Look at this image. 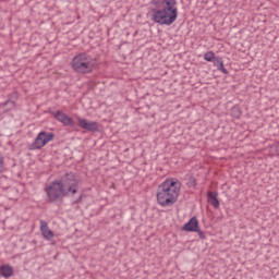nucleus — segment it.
<instances>
[{
  "mask_svg": "<svg viewBox=\"0 0 279 279\" xmlns=\"http://www.w3.org/2000/svg\"><path fill=\"white\" fill-rule=\"evenodd\" d=\"M194 232H197L199 239H206V234L204 233V231L199 230V227Z\"/></svg>",
  "mask_w": 279,
  "mask_h": 279,
  "instance_id": "nucleus-15",
  "label": "nucleus"
},
{
  "mask_svg": "<svg viewBox=\"0 0 279 279\" xmlns=\"http://www.w3.org/2000/svg\"><path fill=\"white\" fill-rule=\"evenodd\" d=\"M232 117H234L235 119H241V109L233 108L232 109Z\"/></svg>",
  "mask_w": 279,
  "mask_h": 279,
  "instance_id": "nucleus-14",
  "label": "nucleus"
},
{
  "mask_svg": "<svg viewBox=\"0 0 279 279\" xmlns=\"http://www.w3.org/2000/svg\"><path fill=\"white\" fill-rule=\"evenodd\" d=\"M72 69L75 73H81L82 75H86L88 73H93L95 70V60L90 54L86 52H82L76 54L72 59Z\"/></svg>",
  "mask_w": 279,
  "mask_h": 279,
  "instance_id": "nucleus-4",
  "label": "nucleus"
},
{
  "mask_svg": "<svg viewBox=\"0 0 279 279\" xmlns=\"http://www.w3.org/2000/svg\"><path fill=\"white\" fill-rule=\"evenodd\" d=\"M204 60H206V62H215L217 60V56L210 50L204 53Z\"/></svg>",
  "mask_w": 279,
  "mask_h": 279,
  "instance_id": "nucleus-13",
  "label": "nucleus"
},
{
  "mask_svg": "<svg viewBox=\"0 0 279 279\" xmlns=\"http://www.w3.org/2000/svg\"><path fill=\"white\" fill-rule=\"evenodd\" d=\"M77 123L82 130H87V132H97V130H99V124L94 121L77 118Z\"/></svg>",
  "mask_w": 279,
  "mask_h": 279,
  "instance_id": "nucleus-7",
  "label": "nucleus"
},
{
  "mask_svg": "<svg viewBox=\"0 0 279 279\" xmlns=\"http://www.w3.org/2000/svg\"><path fill=\"white\" fill-rule=\"evenodd\" d=\"M53 116L54 119H57V121H59L60 123H63V125H68L70 128L75 126V121H73L72 118L69 117L66 113L62 111H57Z\"/></svg>",
  "mask_w": 279,
  "mask_h": 279,
  "instance_id": "nucleus-8",
  "label": "nucleus"
},
{
  "mask_svg": "<svg viewBox=\"0 0 279 279\" xmlns=\"http://www.w3.org/2000/svg\"><path fill=\"white\" fill-rule=\"evenodd\" d=\"M3 165H4L3 155L0 154V173L3 172Z\"/></svg>",
  "mask_w": 279,
  "mask_h": 279,
  "instance_id": "nucleus-16",
  "label": "nucleus"
},
{
  "mask_svg": "<svg viewBox=\"0 0 279 279\" xmlns=\"http://www.w3.org/2000/svg\"><path fill=\"white\" fill-rule=\"evenodd\" d=\"M199 228V220L197 217H192L187 223L182 227L184 232H195Z\"/></svg>",
  "mask_w": 279,
  "mask_h": 279,
  "instance_id": "nucleus-9",
  "label": "nucleus"
},
{
  "mask_svg": "<svg viewBox=\"0 0 279 279\" xmlns=\"http://www.w3.org/2000/svg\"><path fill=\"white\" fill-rule=\"evenodd\" d=\"M151 21L159 25H173L178 21L177 0H151L150 1Z\"/></svg>",
  "mask_w": 279,
  "mask_h": 279,
  "instance_id": "nucleus-2",
  "label": "nucleus"
},
{
  "mask_svg": "<svg viewBox=\"0 0 279 279\" xmlns=\"http://www.w3.org/2000/svg\"><path fill=\"white\" fill-rule=\"evenodd\" d=\"M80 182L77 174L73 172L65 173L62 180H54L46 185L45 193L47 201L53 204L56 202H62L69 195L77 194Z\"/></svg>",
  "mask_w": 279,
  "mask_h": 279,
  "instance_id": "nucleus-1",
  "label": "nucleus"
},
{
  "mask_svg": "<svg viewBox=\"0 0 279 279\" xmlns=\"http://www.w3.org/2000/svg\"><path fill=\"white\" fill-rule=\"evenodd\" d=\"M271 147H274L276 156H279V142L274 144Z\"/></svg>",
  "mask_w": 279,
  "mask_h": 279,
  "instance_id": "nucleus-17",
  "label": "nucleus"
},
{
  "mask_svg": "<svg viewBox=\"0 0 279 279\" xmlns=\"http://www.w3.org/2000/svg\"><path fill=\"white\" fill-rule=\"evenodd\" d=\"M56 138V134L41 131L33 143V149H43L47 143H51Z\"/></svg>",
  "mask_w": 279,
  "mask_h": 279,
  "instance_id": "nucleus-5",
  "label": "nucleus"
},
{
  "mask_svg": "<svg viewBox=\"0 0 279 279\" xmlns=\"http://www.w3.org/2000/svg\"><path fill=\"white\" fill-rule=\"evenodd\" d=\"M215 66H217L218 71H221V73H225V75H228V70L223 66V58L217 57L214 61Z\"/></svg>",
  "mask_w": 279,
  "mask_h": 279,
  "instance_id": "nucleus-12",
  "label": "nucleus"
},
{
  "mask_svg": "<svg viewBox=\"0 0 279 279\" xmlns=\"http://www.w3.org/2000/svg\"><path fill=\"white\" fill-rule=\"evenodd\" d=\"M40 232L46 241H50L51 245H56L53 238L56 234L49 229V225L45 220H40Z\"/></svg>",
  "mask_w": 279,
  "mask_h": 279,
  "instance_id": "nucleus-6",
  "label": "nucleus"
},
{
  "mask_svg": "<svg viewBox=\"0 0 279 279\" xmlns=\"http://www.w3.org/2000/svg\"><path fill=\"white\" fill-rule=\"evenodd\" d=\"M207 197H208L209 204L213 205L214 208H219L220 204H219V199H217L218 197L217 192H208Z\"/></svg>",
  "mask_w": 279,
  "mask_h": 279,
  "instance_id": "nucleus-11",
  "label": "nucleus"
},
{
  "mask_svg": "<svg viewBox=\"0 0 279 279\" xmlns=\"http://www.w3.org/2000/svg\"><path fill=\"white\" fill-rule=\"evenodd\" d=\"M182 189V183L175 179L170 178L166 179L161 184L157 187V204L159 206H173L175 202H178V197H180V191Z\"/></svg>",
  "mask_w": 279,
  "mask_h": 279,
  "instance_id": "nucleus-3",
  "label": "nucleus"
},
{
  "mask_svg": "<svg viewBox=\"0 0 279 279\" xmlns=\"http://www.w3.org/2000/svg\"><path fill=\"white\" fill-rule=\"evenodd\" d=\"M0 274L3 278H11L14 274V269L10 265H2L0 266Z\"/></svg>",
  "mask_w": 279,
  "mask_h": 279,
  "instance_id": "nucleus-10",
  "label": "nucleus"
}]
</instances>
